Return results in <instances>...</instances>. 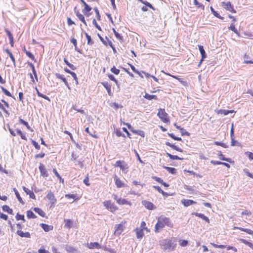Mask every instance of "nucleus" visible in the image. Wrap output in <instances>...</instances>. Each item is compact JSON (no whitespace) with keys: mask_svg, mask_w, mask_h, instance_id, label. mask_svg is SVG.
<instances>
[{"mask_svg":"<svg viewBox=\"0 0 253 253\" xmlns=\"http://www.w3.org/2000/svg\"><path fill=\"white\" fill-rule=\"evenodd\" d=\"M160 245L165 252H170L175 250L176 244L172 238L165 239L160 241Z\"/></svg>","mask_w":253,"mask_h":253,"instance_id":"obj_1","label":"nucleus"},{"mask_svg":"<svg viewBox=\"0 0 253 253\" xmlns=\"http://www.w3.org/2000/svg\"><path fill=\"white\" fill-rule=\"evenodd\" d=\"M157 116L165 123L169 122L168 114L166 112L164 109L160 108L158 110Z\"/></svg>","mask_w":253,"mask_h":253,"instance_id":"obj_2","label":"nucleus"},{"mask_svg":"<svg viewBox=\"0 0 253 253\" xmlns=\"http://www.w3.org/2000/svg\"><path fill=\"white\" fill-rule=\"evenodd\" d=\"M103 205L106 209L113 212L118 210V208L110 200L105 201L103 202Z\"/></svg>","mask_w":253,"mask_h":253,"instance_id":"obj_3","label":"nucleus"},{"mask_svg":"<svg viewBox=\"0 0 253 253\" xmlns=\"http://www.w3.org/2000/svg\"><path fill=\"white\" fill-rule=\"evenodd\" d=\"M221 5L227 11H229L233 13H236V10L234 8L233 5L231 4L230 1L222 2Z\"/></svg>","mask_w":253,"mask_h":253,"instance_id":"obj_4","label":"nucleus"},{"mask_svg":"<svg viewBox=\"0 0 253 253\" xmlns=\"http://www.w3.org/2000/svg\"><path fill=\"white\" fill-rule=\"evenodd\" d=\"M159 217L160 218V220L162 221L164 226L165 225H167L169 227H172L173 226V224L171 223L169 218L163 215H161Z\"/></svg>","mask_w":253,"mask_h":253,"instance_id":"obj_5","label":"nucleus"},{"mask_svg":"<svg viewBox=\"0 0 253 253\" xmlns=\"http://www.w3.org/2000/svg\"><path fill=\"white\" fill-rule=\"evenodd\" d=\"M55 76L56 77V78L61 80L64 83L65 85L68 88V89L71 90V87L68 84L67 80L63 75H61L59 73H56L55 74Z\"/></svg>","mask_w":253,"mask_h":253,"instance_id":"obj_6","label":"nucleus"},{"mask_svg":"<svg viewBox=\"0 0 253 253\" xmlns=\"http://www.w3.org/2000/svg\"><path fill=\"white\" fill-rule=\"evenodd\" d=\"M142 204L149 210H154L156 209V207L151 202L143 200L142 201Z\"/></svg>","mask_w":253,"mask_h":253,"instance_id":"obj_7","label":"nucleus"},{"mask_svg":"<svg viewBox=\"0 0 253 253\" xmlns=\"http://www.w3.org/2000/svg\"><path fill=\"white\" fill-rule=\"evenodd\" d=\"M39 169L41 176H43V177H47L48 176L47 170L45 169V166L43 164L41 163L40 164Z\"/></svg>","mask_w":253,"mask_h":253,"instance_id":"obj_8","label":"nucleus"},{"mask_svg":"<svg viewBox=\"0 0 253 253\" xmlns=\"http://www.w3.org/2000/svg\"><path fill=\"white\" fill-rule=\"evenodd\" d=\"M85 246L89 249H99L101 248V246H100V245L97 242L87 243Z\"/></svg>","mask_w":253,"mask_h":253,"instance_id":"obj_9","label":"nucleus"},{"mask_svg":"<svg viewBox=\"0 0 253 253\" xmlns=\"http://www.w3.org/2000/svg\"><path fill=\"white\" fill-rule=\"evenodd\" d=\"M46 197L52 204H55L56 203L57 200L54 194L50 190L48 192Z\"/></svg>","mask_w":253,"mask_h":253,"instance_id":"obj_10","label":"nucleus"},{"mask_svg":"<svg viewBox=\"0 0 253 253\" xmlns=\"http://www.w3.org/2000/svg\"><path fill=\"white\" fill-rule=\"evenodd\" d=\"M123 226L122 223L115 225L114 234L119 236L123 231Z\"/></svg>","mask_w":253,"mask_h":253,"instance_id":"obj_11","label":"nucleus"},{"mask_svg":"<svg viewBox=\"0 0 253 253\" xmlns=\"http://www.w3.org/2000/svg\"><path fill=\"white\" fill-rule=\"evenodd\" d=\"M181 203L184 207H187L189 206L196 204V202L189 199H182L181 201Z\"/></svg>","mask_w":253,"mask_h":253,"instance_id":"obj_12","label":"nucleus"},{"mask_svg":"<svg viewBox=\"0 0 253 253\" xmlns=\"http://www.w3.org/2000/svg\"><path fill=\"white\" fill-rule=\"evenodd\" d=\"M174 126L177 129L180 130L182 136H190V133L189 132L187 131L184 128L181 127L180 126L177 125L176 123L174 124Z\"/></svg>","mask_w":253,"mask_h":253,"instance_id":"obj_13","label":"nucleus"},{"mask_svg":"<svg viewBox=\"0 0 253 253\" xmlns=\"http://www.w3.org/2000/svg\"><path fill=\"white\" fill-rule=\"evenodd\" d=\"M23 190L26 193L27 195H29L30 198L32 199H36V196L32 190L29 189L25 186L22 187Z\"/></svg>","mask_w":253,"mask_h":253,"instance_id":"obj_14","label":"nucleus"},{"mask_svg":"<svg viewBox=\"0 0 253 253\" xmlns=\"http://www.w3.org/2000/svg\"><path fill=\"white\" fill-rule=\"evenodd\" d=\"M164 227L165 226H164L163 222H162V221L160 220V218L159 217V218L158 219V221L155 226V232H159V230L160 229H162L163 228H164Z\"/></svg>","mask_w":253,"mask_h":253,"instance_id":"obj_15","label":"nucleus"},{"mask_svg":"<svg viewBox=\"0 0 253 253\" xmlns=\"http://www.w3.org/2000/svg\"><path fill=\"white\" fill-rule=\"evenodd\" d=\"M101 84L106 89L108 95L110 96H112V93L111 92V85L106 82H101Z\"/></svg>","mask_w":253,"mask_h":253,"instance_id":"obj_16","label":"nucleus"},{"mask_svg":"<svg viewBox=\"0 0 253 253\" xmlns=\"http://www.w3.org/2000/svg\"><path fill=\"white\" fill-rule=\"evenodd\" d=\"M114 180L117 188H122L125 186L124 183L116 175H115Z\"/></svg>","mask_w":253,"mask_h":253,"instance_id":"obj_17","label":"nucleus"},{"mask_svg":"<svg viewBox=\"0 0 253 253\" xmlns=\"http://www.w3.org/2000/svg\"><path fill=\"white\" fill-rule=\"evenodd\" d=\"M165 144L167 146L170 147L172 149H173L174 150H176V151H177L178 152H183V150L181 148H179V147H178L177 146L175 145L174 144H172V143H170L169 142H167H167H165Z\"/></svg>","mask_w":253,"mask_h":253,"instance_id":"obj_18","label":"nucleus"},{"mask_svg":"<svg viewBox=\"0 0 253 253\" xmlns=\"http://www.w3.org/2000/svg\"><path fill=\"white\" fill-rule=\"evenodd\" d=\"M193 215H195V216L199 217V218L202 219L203 220H205L208 223H210V219L208 218V217L205 215L204 214L201 213H198V212H193L192 213Z\"/></svg>","mask_w":253,"mask_h":253,"instance_id":"obj_19","label":"nucleus"},{"mask_svg":"<svg viewBox=\"0 0 253 253\" xmlns=\"http://www.w3.org/2000/svg\"><path fill=\"white\" fill-rule=\"evenodd\" d=\"M16 233L18 236L22 238L25 237L30 238L31 237L30 233L29 232H24L21 230H18Z\"/></svg>","mask_w":253,"mask_h":253,"instance_id":"obj_20","label":"nucleus"},{"mask_svg":"<svg viewBox=\"0 0 253 253\" xmlns=\"http://www.w3.org/2000/svg\"><path fill=\"white\" fill-rule=\"evenodd\" d=\"M64 222L65 223L64 227L70 229L73 226V220L72 219H64Z\"/></svg>","mask_w":253,"mask_h":253,"instance_id":"obj_21","label":"nucleus"},{"mask_svg":"<svg viewBox=\"0 0 253 253\" xmlns=\"http://www.w3.org/2000/svg\"><path fill=\"white\" fill-rule=\"evenodd\" d=\"M40 226L45 232H48L53 229V227L51 225H49L45 223H41Z\"/></svg>","mask_w":253,"mask_h":253,"instance_id":"obj_22","label":"nucleus"},{"mask_svg":"<svg viewBox=\"0 0 253 253\" xmlns=\"http://www.w3.org/2000/svg\"><path fill=\"white\" fill-rule=\"evenodd\" d=\"M235 111L233 110H228L224 109H219L217 110V113L218 114H223L225 116L228 115L230 113H233Z\"/></svg>","mask_w":253,"mask_h":253,"instance_id":"obj_23","label":"nucleus"},{"mask_svg":"<svg viewBox=\"0 0 253 253\" xmlns=\"http://www.w3.org/2000/svg\"><path fill=\"white\" fill-rule=\"evenodd\" d=\"M82 32L84 34L87 40V43L88 45H91L94 43V42L91 39L90 36H89L87 33H86L83 29H82Z\"/></svg>","mask_w":253,"mask_h":253,"instance_id":"obj_24","label":"nucleus"},{"mask_svg":"<svg viewBox=\"0 0 253 253\" xmlns=\"http://www.w3.org/2000/svg\"><path fill=\"white\" fill-rule=\"evenodd\" d=\"M217 155L221 160L225 161L230 163H231L232 162L231 158L225 157L224 155L222 154L221 151L218 152Z\"/></svg>","mask_w":253,"mask_h":253,"instance_id":"obj_25","label":"nucleus"},{"mask_svg":"<svg viewBox=\"0 0 253 253\" xmlns=\"http://www.w3.org/2000/svg\"><path fill=\"white\" fill-rule=\"evenodd\" d=\"M33 211L42 217H44L45 216V213L41 209L39 208H34Z\"/></svg>","mask_w":253,"mask_h":253,"instance_id":"obj_26","label":"nucleus"},{"mask_svg":"<svg viewBox=\"0 0 253 253\" xmlns=\"http://www.w3.org/2000/svg\"><path fill=\"white\" fill-rule=\"evenodd\" d=\"M2 210L3 211L6 212L9 214H14L12 209L10 208L7 205H3L2 206Z\"/></svg>","mask_w":253,"mask_h":253,"instance_id":"obj_27","label":"nucleus"},{"mask_svg":"<svg viewBox=\"0 0 253 253\" xmlns=\"http://www.w3.org/2000/svg\"><path fill=\"white\" fill-rule=\"evenodd\" d=\"M3 50L9 55L10 58L12 61L14 66H15V59L12 52L8 48L4 49Z\"/></svg>","mask_w":253,"mask_h":253,"instance_id":"obj_28","label":"nucleus"},{"mask_svg":"<svg viewBox=\"0 0 253 253\" xmlns=\"http://www.w3.org/2000/svg\"><path fill=\"white\" fill-rule=\"evenodd\" d=\"M143 97L148 100H152L153 99L158 100V97L156 95H151L147 93H146L143 96Z\"/></svg>","mask_w":253,"mask_h":253,"instance_id":"obj_29","label":"nucleus"},{"mask_svg":"<svg viewBox=\"0 0 253 253\" xmlns=\"http://www.w3.org/2000/svg\"><path fill=\"white\" fill-rule=\"evenodd\" d=\"M163 168L166 169L169 173L172 174H175L176 173L177 170L174 168L163 166Z\"/></svg>","mask_w":253,"mask_h":253,"instance_id":"obj_30","label":"nucleus"},{"mask_svg":"<svg viewBox=\"0 0 253 253\" xmlns=\"http://www.w3.org/2000/svg\"><path fill=\"white\" fill-rule=\"evenodd\" d=\"M210 9H211V11L212 13V14L216 17L219 18V19H221V20H223L224 19V17L221 16L218 12L217 11H215L214 8L212 7V6H211L210 7Z\"/></svg>","mask_w":253,"mask_h":253,"instance_id":"obj_31","label":"nucleus"},{"mask_svg":"<svg viewBox=\"0 0 253 253\" xmlns=\"http://www.w3.org/2000/svg\"><path fill=\"white\" fill-rule=\"evenodd\" d=\"M65 249L68 253H78V250L72 246H67Z\"/></svg>","mask_w":253,"mask_h":253,"instance_id":"obj_32","label":"nucleus"},{"mask_svg":"<svg viewBox=\"0 0 253 253\" xmlns=\"http://www.w3.org/2000/svg\"><path fill=\"white\" fill-rule=\"evenodd\" d=\"M113 32L115 37L120 42H122L124 40L123 37L118 32H117L114 28L112 29Z\"/></svg>","mask_w":253,"mask_h":253,"instance_id":"obj_33","label":"nucleus"},{"mask_svg":"<svg viewBox=\"0 0 253 253\" xmlns=\"http://www.w3.org/2000/svg\"><path fill=\"white\" fill-rule=\"evenodd\" d=\"M138 1L144 4L147 7H149L153 10H155L156 9L154 8V7L148 1L144 0H139Z\"/></svg>","mask_w":253,"mask_h":253,"instance_id":"obj_34","label":"nucleus"},{"mask_svg":"<svg viewBox=\"0 0 253 253\" xmlns=\"http://www.w3.org/2000/svg\"><path fill=\"white\" fill-rule=\"evenodd\" d=\"M13 191L15 193V196L18 200V201L22 204H24V202L23 201L22 198L21 197L18 191H17V190L14 188H13Z\"/></svg>","mask_w":253,"mask_h":253,"instance_id":"obj_35","label":"nucleus"},{"mask_svg":"<svg viewBox=\"0 0 253 253\" xmlns=\"http://www.w3.org/2000/svg\"><path fill=\"white\" fill-rule=\"evenodd\" d=\"M136 235L137 239H141L144 236V232L142 229H136Z\"/></svg>","mask_w":253,"mask_h":253,"instance_id":"obj_36","label":"nucleus"},{"mask_svg":"<svg viewBox=\"0 0 253 253\" xmlns=\"http://www.w3.org/2000/svg\"><path fill=\"white\" fill-rule=\"evenodd\" d=\"M131 132L133 133L140 135L142 137H145V132L143 130H136L133 128L132 130H131Z\"/></svg>","mask_w":253,"mask_h":253,"instance_id":"obj_37","label":"nucleus"},{"mask_svg":"<svg viewBox=\"0 0 253 253\" xmlns=\"http://www.w3.org/2000/svg\"><path fill=\"white\" fill-rule=\"evenodd\" d=\"M19 122L21 124H22L23 125L25 126L28 130L33 131V130L31 129V127L29 125V124L28 122L24 121L23 119H21V118H19Z\"/></svg>","mask_w":253,"mask_h":253,"instance_id":"obj_38","label":"nucleus"},{"mask_svg":"<svg viewBox=\"0 0 253 253\" xmlns=\"http://www.w3.org/2000/svg\"><path fill=\"white\" fill-rule=\"evenodd\" d=\"M166 155L170 159L172 160H178L183 159V158H180L177 155H173L168 152L166 153Z\"/></svg>","mask_w":253,"mask_h":253,"instance_id":"obj_39","label":"nucleus"},{"mask_svg":"<svg viewBox=\"0 0 253 253\" xmlns=\"http://www.w3.org/2000/svg\"><path fill=\"white\" fill-rule=\"evenodd\" d=\"M117 203L119 205H129V202L128 201L126 200L125 199H123L122 198H120L119 199H118V200H117Z\"/></svg>","mask_w":253,"mask_h":253,"instance_id":"obj_40","label":"nucleus"},{"mask_svg":"<svg viewBox=\"0 0 253 253\" xmlns=\"http://www.w3.org/2000/svg\"><path fill=\"white\" fill-rule=\"evenodd\" d=\"M77 16L82 22H83L85 26H87L83 14H81L80 12H77Z\"/></svg>","mask_w":253,"mask_h":253,"instance_id":"obj_41","label":"nucleus"},{"mask_svg":"<svg viewBox=\"0 0 253 253\" xmlns=\"http://www.w3.org/2000/svg\"><path fill=\"white\" fill-rule=\"evenodd\" d=\"M120 169L124 172L125 173H126L128 171V166L127 164L125 162L123 163L120 167Z\"/></svg>","mask_w":253,"mask_h":253,"instance_id":"obj_42","label":"nucleus"},{"mask_svg":"<svg viewBox=\"0 0 253 253\" xmlns=\"http://www.w3.org/2000/svg\"><path fill=\"white\" fill-rule=\"evenodd\" d=\"M27 216L29 219L36 218L37 217L35 214L31 210L27 211Z\"/></svg>","mask_w":253,"mask_h":253,"instance_id":"obj_43","label":"nucleus"},{"mask_svg":"<svg viewBox=\"0 0 253 253\" xmlns=\"http://www.w3.org/2000/svg\"><path fill=\"white\" fill-rule=\"evenodd\" d=\"M250 57L249 55L245 54L244 56V63L245 64H253V61L248 60Z\"/></svg>","mask_w":253,"mask_h":253,"instance_id":"obj_44","label":"nucleus"},{"mask_svg":"<svg viewBox=\"0 0 253 253\" xmlns=\"http://www.w3.org/2000/svg\"><path fill=\"white\" fill-rule=\"evenodd\" d=\"M228 29L229 30L233 31L237 35H238V36L239 35V33L238 31V30H237V29L235 28V25H234L233 23H231L230 24V26L228 27Z\"/></svg>","mask_w":253,"mask_h":253,"instance_id":"obj_45","label":"nucleus"},{"mask_svg":"<svg viewBox=\"0 0 253 253\" xmlns=\"http://www.w3.org/2000/svg\"><path fill=\"white\" fill-rule=\"evenodd\" d=\"M199 50L201 55V57L207 56L206 52L204 49V46L201 45H198Z\"/></svg>","mask_w":253,"mask_h":253,"instance_id":"obj_46","label":"nucleus"},{"mask_svg":"<svg viewBox=\"0 0 253 253\" xmlns=\"http://www.w3.org/2000/svg\"><path fill=\"white\" fill-rule=\"evenodd\" d=\"M84 8L82 10L83 13L84 14H85L87 12H90L92 9L91 7L87 4H85V5H84Z\"/></svg>","mask_w":253,"mask_h":253,"instance_id":"obj_47","label":"nucleus"},{"mask_svg":"<svg viewBox=\"0 0 253 253\" xmlns=\"http://www.w3.org/2000/svg\"><path fill=\"white\" fill-rule=\"evenodd\" d=\"M53 172L54 173L55 176L59 179L60 182L64 183V179L61 177L60 175L58 173L56 169H53Z\"/></svg>","mask_w":253,"mask_h":253,"instance_id":"obj_48","label":"nucleus"},{"mask_svg":"<svg viewBox=\"0 0 253 253\" xmlns=\"http://www.w3.org/2000/svg\"><path fill=\"white\" fill-rule=\"evenodd\" d=\"M103 250L105 251H107L110 253H116V251L115 250V249H111L108 248L106 246H101V248Z\"/></svg>","mask_w":253,"mask_h":253,"instance_id":"obj_49","label":"nucleus"},{"mask_svg":"<svg viewBox=\"0 0 253 253\" xmlns=\"http://www.w3.org/2000/svg\"><path fill=\"white\" fill-rule=\"evenodd\" d=\"M0 88H1V89L2 90V91L3 92V93L5 95H6L7 96H9V97H12V96L11 94L10 93V92L8 90H7L6 88H5L2 86H0Z\"/></svg>","mask_w":253,"mask_h":253,"instance_id":"obj_50","label":"nucleus"},{"mask_svg":"<svg viewBox=\"0 0 253 253\" xmlns=\"http://www.w3.org/2000/svg\"><path fill=\"white\" fill-rule=\"evenodd\" d=\"M15 218L17 221L21 220L23 221L24 222L25 221L24 215L20 214L18 212L16 214L15 216Z\"/></svg>","mask_w":253,"mask_h":253,"instance_id":"obj_51","label":"nucleus"},{"mask_svg":"<svg viewBox=\"0 0 253 253\" xmlns=\"http://www.w3.org/2000/svg\"><path fill=\"white\" fill-rule=\"evenodd\" d=\"M213 144L217 146H220L225 148L228 147V146L226 144L221 141H214Z\"/></svg>","mask_w":253,"mask_h":253,"instance_id":"obj_52","label":"nucleus"},{"mask_svg":"<svg viewBox=\"0 0 253 253\" xmlns=\"http://www.w3.org/2000/svg\"><path fill=\"white\" fill-rule=\"evenodd\" d=\"M162 72L164 73L166 75H168L169 76H170V77H171L172 78H173L174 79H175L177 80L179 82H180L181 83L183 82V81L182 80V79L179 78L178 76L171 75L169 73H166L164 71H162Z\"/></svg>","mask_w":253,"mask_h":253,"instance_id":"obj_53","label":"nucleus"},{"mask_svg":"<svg viewBox=\"0 0 253 253\" xmlns=\"http://www.w3.org/2000/svg\"><path fill=\"white\" fill-rule=\"evenodd\" d=\"M110 71L112 73L116 75H119L120 73V70L116 68L115 66H113L110 69Z\"/></svg>","mask_w":253,"mask_h":253,"instance_id":"obj_54","label":"nucleus"},{"mask_svg":"<svg viewBox=\"0 0 253 253\" xmlns=\"http://www.w3.org/2000/svg\"><path fill=\"white\" fill-rule=\"evenodd\" d=\"M115 132L117 136H122L124 138H126V135L121 131L120 129H116Z\"/></svg>","mask_w":253,"mask_h":253,"instance_id":"obj_55","label":"nucleus"},{"mask_svg":"<svg viewBox=\"0 0 253 253\" xmlns=\"http://www.w3.org/2000/svg\"><path fill=\"white\" fill-rule=\"evenodd\" d=\"M108 77L111 81L114 82L115 83V84H116V85H118V81L116 79V78H115V77L113 75L108 74Z\"/></svg>","mask_w":253,"mask_h":253,"instance_id":"obj_56","label":"nucleus"},{"mask_svg":"<svg viewBox=\"0 0 253 253\" xmlns=\"http://www.w3.org/2000/svg\"><path fill=\"white\" fill-rule=\"evenodd\" d=\"M31 143L34 146L35 148L36 149L40 150L41 148V146L38 144V143L32 139H31Z\"/></svg>","mask_w":253,"mask_h":253,"instance_id":"obj_57","label":"nucleus"},{"mask_svg":"<svg viewBox=\"0 0 253 253\" xmlns=\"http://www.w3.org/2000/svg\"><path fill=\"white\" fill-rule=\"evenodd\" d=\"M83 162H84L83 160H82L81 159H79L78 160H77L76 162H75V165H79L81 169H83L84 167V164H83Z\"/></svg>","mask_w":253,"mask_h":253,"instance_id":"obj_58","label":"nucleus"},{"mask_svg":"<svg viewBox=\"0 0 253 253\" xmlns=\"http://www.w3.org/2000/svg\"><path fill=\"white\" fill-rule=\"evenodd\" d=\"M231 145L234 146H239L240 143L237 141L235 140L234 137L231 138Z\"/></svg>","mask_w":253,"mask_h":253,"instance_id":"obj_59","label":"nucleus"},{"mask_svg":"<svg viewBox=\"0 0 253 253\" xmlns=\"http://www.w3.org/2000/svg\"><path fill=\"white\" fill-rule=\"evenodd\" d=\"M240 241L241 243H242L247 245L249 247H250L252 245V244H253L252 243H251V242H249V241H248L247 240L244 239H240Z\"/></svg>","mask_w":253,"mask_h":253,"instance_id":"obj_60","label":"nucleus"},{"mask_svg":"<svg viewBox=\"0 0 253 253\" xmlns=\"http://www.w3.org/2000/svg\"><path fill=\"white\" fill-rule=\"evenodd\" d=\"M65 197L67 199H73L74 200L77 199V195L76 194H67L65 195Z\"/></svg>","mask_w":253,"mask_h":253,"instance_id":"obj_61","label":"nucleus"},{"mask_svg":"<svg viewBox=\"0 0 253 253\" xmlns=\"http://www.w3.org/2000/svg\"><path fill=\"white\" fill-rule=\"evenodd\" d=\"M245 154L248 157L250 160H253V153L247 151L245 153Z\"/></svg>","mask_w":253,"mask_h":253,"instance_id":"obj_62","label":"nucleus"},{"mask_svg":"<svg viewBox=\"0 0 253 253\" xmlns=\"http://www.w3.org/2000/svg\"><path fill=\"white\" fill-rule=\"evenodd\" d=\"M26 54L28 57L31 58L32 60H34L35 61H36V59L35 58L34 55L30 51H26Z\"/></svg>","mask_w":253,"mask_h":253,"instance_id":"obj_63","label":"nucleus"},{"mask_svg":"<svg viewBox=\"0 0 253 253\" xmlns=\"http://www.w3.org/2000/svg\"><path fill=\"white\" fill-rule=\"evenodd\" d=\"M243 171L245 173V174H246L248 176L253 179V174L252 173H251L248 169H244Z\"/></svg>","mask_w":253,"mask_h":253,"instance_id":"obj_64","label":"nucleus"}]
</instances>
